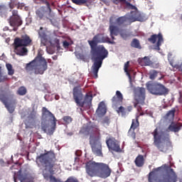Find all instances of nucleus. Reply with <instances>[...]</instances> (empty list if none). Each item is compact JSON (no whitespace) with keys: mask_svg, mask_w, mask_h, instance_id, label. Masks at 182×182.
Wrapping results in <instances>:
<instances>
[{"mask_svg":"<svg viewBox=\"0 0 182 182\" xmlns=\"http://www.w3.org/2000/svg\"><path fill=\"white\" fill-rule=\"evenodd\" d=\"M88 43L90 46V53L92 56V60H94V63L91 67V70L94 75V77L97 79V73H99V69L102 68L103 64V60L109 56V51L105 46L100 45L98 43H102V33H98L95 35L92 40L88 41Z\"/></svg>","mask_w":182,"mask_h":182,"instance_id":"nucleus-1","label":"nucleus"},{"mask_svg":"<svg viewBox=\"0 0 182 182\" xmlns=\"http://www.w3.org/2000/svg\"><path fill=\"white\" fill-rule=\"evenodd\" d=\"M182 124L181 123L172 122L171 124L168 125L166 129H164L161 127H156V129L151 132L154 137L153 144L156 147L159 151L161 153H166L168 149L164 145L163 141H166L167 143H171L170 141V132L173 133H178L181 130Z\"/></svg>","mask_w":182,"mask_h":182,"instance_id":"nucleus-2","label":"nucleus"},{"mask_svg":"<svg viewBox=\"0 0 182 182\" xmlns=\"http://www.w3.org/2000/svg\"><path fill=\"white\" fill-rule=\"evenodd\" d=\"M56 154L53 151L45 150L44 154H41L36 157V163L38 167H44L43 176L45 180L49 181V178L52 176L53 167L56 166Z\"/></svg>","mask_w":182,"mask_h":182,"instance_id":"nucleus-3","label":"nucleus"},{"mask_svg":"<svg viewBox=\"0 0 182 182\" xmlns=\"http://www.w3.org/2000/svg\"><path fill=\"white\" fill-rule=\"evenodd\" d=\"M85 170L90 177L107 178L112 174V168L105 163L87 162L85 166Z\"/></svg>","mask_w":182,"mask_h":182,"instance_id":"nucleus-4","label":"nucleus"},{"mask_svg":"<svg viewBox=\"0 0 182 182\" xmlns=\"http://www.w3.org/2000/svg\"><path fill=\"white\" fill-rule=\"evenodd\" d=\"M162 167H158L154 168L148 175L149 182H177L178 177L174 171V169L168 166L166 169V173L162 176V178H159L160 174H161Z\"/></svg>","mask_w":182,"mask_h":182,"instance_id":"nucleus-5","label":"nucleus"},{"mask_svg":"<svg viewBox=\"0 0 182 182\" xmlns=\"http://www.w3.org/2000/svg\"><path fill=\"white\" fill-rule=\"evenodd\" d=\"M43 50H39L37 56L30 63H27L25 68L26 72H34L35 75H43L48 70V61L43 57Z\"/></svg>","mask_w":182,"mask_h":182,"instance_id":"nucleus-6","label":"nucleus"},{"mask_svg":"<svg viewBox=\"0 0 182 182\" xmlns=\"http://www.w3.org/2000/svg\"><path fill=\"white\" fill-rule=\"evenodd\" d=\"M41 129L44 133H47L50 136H52L56 130V117L46 107L42 108V116H41Z\"/></svg>","mask_w":182,"mask_h":182,"instance_id":"nucleus-7","label":"nucleus"},{"mask_svg":"<svg viewBox=\"0 0 182 182\" xmlns=\"http://www.w3.org/2000/svg\"><path fill=\"white\" fill-rule=\"evenodd\" d=\"M31 43L32 40L28 36L26 35L21 38L16 37L13 43L14 53L18 56L28 55V48L26 46H29Z\"/></svg>","mask_w":182,"mask_h":182,"instance_id":"nucleus-8","label":"nucleus"},{"mask_svg":"<svg viewBox=\"0 0 182 182\" xmlns=\"http://www.w3.org/2000/svg\"><path fill=\"white\" fill-rule=\"evenodd\" d=\"M73 97L79 107H85V105L90 106L93 100V95L90 93H87L83 100V92L80 86H76L73 89Z\"/></svg>","mask_w":182,"mask_h":182,"instance_id":"nucleus-9","label":"nucleus"},{"mask_svg":"<svg viewBox=\"0 0 182 182\" xmlns=\"http://www.w3.org/2000/svg\"><path fill=\"white\" fill-rule=\"evenodd\" d=\"M146 89L154 96H166L168 90L161 83L149 81L146 83Z\"/></svg>","mask_w":182,"mask_h":182,"instance_id":"nucleus-10","label":"nucleus"},{"mask_svg":"<svg viewBox=\"0 0 182 182\" xmlns=\"http://www.w3.org/2000/svg\"><path fill=\"white\" fill-rule=\"evenodd\" d=\"M90 144L92 151L95 156L103 157L102 142H100V139H99V138L95 139L94 135H90Z\"/></svg>","mask_w":182,"mask_h":182,"instance_id":"nucleus-11","label":"nucleus"},{"mask_svg":"<svg viewBox=\"0 0 182 182\" xmlns=\"http://www.w3.org/2000/svg\"><path fill=\"white\" fill-rule=\"evenodd\" d=\"M11 14L12 15L8 19L10 26H12L13 28H19V26L22 25L23 21L18 14V10H12Z\"/></svg>","mask_w":182,"mask_h":182,"instance_id":"nucleus-12","label":"nucleus"},{"mask_svg":"<svg viewBox=\"0 0 182 182\" xmlns=\"http://www.w3.org/2000/svg\"><path fill=\"white\" fill-rule=\"evenodd\" d=\"M134 99L136 101L135 106H137V105H144L146 89L144 87L136 88L134 92Z\"/></svg>","mask_w":182,"mask_h":182,"instance_id":"nucleus-13","label":"nucleus"},{"mask_svg":"<svg viewBox=\"0 0 182 182\" xmlns=\"http://www.w3.org/2000/svg\"><path fill=\"white\" fill-rule=\"evenodd\" d=\"M16 180H19L21 182H33V177L28 173H22V171L19 170L14 175V181L18 182Z\"/></svg>","mask_w":182,"mask_h":182,"instance_id":"nucleus-14","label":"nucleus"},{"mask_svg":"<svg viewBox=\"0 0 182 182\" xmlns=\"http://www.w3.org/2000/svg\"><path fill=\"white\" fill-rule=\"evenodd\" d=\"M148 41L153 44L156 43V42L155 49H156V50H160V46H161V43L164 42L163 34H161V33H159V34L151 35V37L148 38Z\"/></svg>","mask_w":182,"mask_h":182,"instance_id":"nucleus-15","label":"nucleus"},{"mask_svg":"<svg viewBox=\"0 0 182 182\" xmlns=\"http://www.w3.org/2000/svg\"><path fill=\"white\" fill-rule=\"evenodd\" d=\"M106 144L109 150H112L113 151H116L117 153H120V151H122V149H120V144H119V141L114 138H109L106 141Z\"/></svg>","mask_w":182,"mask_h":182,"instance_id":"nucleus-16","label":"nucleus"},{"mask_svg":"<svg viewBox=\"0 0 182 182\" xmlns=\"http://www.w3.org/2000/svg\"><path fill=\"white\" fill-rule=\"evenodd\" d=\"M0 102L4 105L8 112L14 113L15 112V107L11 104L8 103V97L4 93V91H0Z\"/></svg>","mask_w":182,"mask_h":182,"instance_id":"nucleus-17","label":"nucleus"},{"mask_svg":"<svg viewBox=\"0 0 182 182\" xmlns=\"http://www.w3.org/2000/svg\"><path fill=\"white\" fill-rule=\"evenodd\" d=\"M139 126H140V122H139V116H137L136 119H132L130 129L128 132L129 134H131L132 137L134 139H136V133L134 132V130H136Z\"/></svg>","mask_w":182,"mask_h":182,"instance_id":"nucleus-18","label":"nucleus"},{"mask_svg":"<svg viewBox=\"0 0 182 182\" xmlns=\"http://www.w3.org/2000/svg\"><path fill=\"white\" fill-rule=\"evenodd\" d=\"M133 110V106L130 105L124 108V107L121 106L117 109V113L121 114L122 117H126Z\"/></svg>","mask_w":182,"mask_h":182,"instance_id":"nucleus-19","label":"nucleus"},{"mask_svg":"<svg viewBox=\"0 0 182 182\" xmlns=\"http://www.w3.org/2000/svg\"><path fill=\"white\" fill-rule=\"evenodd\" d=\"M39 38H41V46H46L48 43V35L43 31V27H41L38 31Z\"/></svg>","mask_w":182,"mask_h":182,"instance_id":"nucleus-20","label":"nucleus"},{"mask_svg":"<svg viewBox=\"0 0 182 182\" xmlns=\"http://www.w3.org/2000/svg\"><path fill=\"white\" fill-rule=\"evenodd\" d=\"M107 112V109L106 108V104L105 102H101L99 103L98 108L97 109V113L100 117L105 116Z\"/></svg>","mask_w":182,"mask_h":182,"instance_id":"nucleus-21","label":"nucleus"},{"mask_svg":"<svg viewBox=\"0 0 182 182\" xmlns=\"http://www.w3.org/2000/svg\"><path fill=\"white\" fill-rule=\"evenodd\" d=\"M90 130H92V132L91 136H94L95 139H98V140H100V129L97 125H92L90 127Z\"/></svg>","mask_w":182,"mask_h":182,"instance_id":"nucleus-22","label":"nucleus"},{"mask_svg":"<svg viewBox=\"0 0 182 182\" xmlns=\"http://www.w3.org/2000/svg\"><path fill=\"white\" fill-rule=\"evenodd\" d=\"M129 21L130 19L128 17L121 16L116 20V23L119 26H122V25L124 26H127V25L130 24L129 23Z\"/></svg>","mask_w":182,"mask_h":182,"instance_id":"nucleus-23","label":"nucleus"},{"mask_svg":"<svg viewBox=\"0 0 182 182\" xmlns=\"http://www.w3.org/2000/svg\"><path fill=\"white\" fill-rule=\"evenodd\" d=\"M112 103H123V95L120 91L117 90L116 95L112 99Z\"/></svg>","mask_w":182,"mask_h":182,"instance_id":"nucleus-24","label":"nucleus"},{"mask_svg":"<svg viewBox=\"0 0 182 182\" xmlns=\"http://www.w3.org/2000/svg\"><path fill=\"white\" fill-rule=\"evenodd\" d=\"M138 62L141 66H150L153 65V63L150 60V58L147 56L142 58H139Z\"/></svg>","mask_w":182,"mask_h":182,"instance_id":"nucleus-25","label":"nucleus"},{"mask_svg":"<svg viewBox=\"0 0 182 182\" xmlns=\"http://www.w3.org/2000/svg\"><path fill=\"white\" fill-rule=\"evenodd\" d=\"M113 4L115 5H119V4H125L129 9H136V6L128 2L127 0H113Z\"/></svg>","mask_w":182,"mask_h":182,"instance_id":"nucleus-26","label":"nucleus"},{"mask_svg":"<svg viewBox=\"0 0 182 182\" xmlns=\"http://www.w3.org/2000/svg\"><path fill=\"white\" fill-rule=\"evenodd\" d=\"M136 167H143L144 166V156L138 155L134 161Z\"/></svg>","mask_w":182,"mask_h":182,"instance_id":"nucleus-27","label":"nucleus"},{"mask_svg":"<svg viewBox=\"0 0 182 182\" xmlns=\"http://www.w3.org/2000/svg\"><path fill=\"white\" fill-rule=\"evenodd\" d=\"M109 33L112 35H114V36H117L119 33H120V28L119 27L114 26V25H110L109 27Z\"/></svg>","mask_w":182,"mask_h":182,"instance_id":"nucleus-28","label":"nucleus"},{"mask_svg":"<svg viewBox=\"0 0 182 182\" xmlns=\"http://www.w3.org/2000/svg\"><path fill=\"white\" fill-rule=\"evenodd\" d=\"M101 43H109V45H116V42L114 41H110V38L105 34L101 33Z\"/></svg>","mask_w":182,"mask_h":182,"instance_id":"nucleus-29","label":"nucleus"},{"mask_svg":"<svg viewBox=\"0 0 182 182\" xmlns=\"http://www.w3.org/2000/svg\"><path fill=\"white\" fill-rule=\"evenodd\" d=\"M8 80H9V77L8 75L4 74V72H2V67L0 66V83L8 82Z\"/></svg>","mask_w":182,"mask_h":182,"instance_id":"nucleus-30","label":"nucleus"},{"mask_svg":"<svg viewBox=\"0 0 182 182\" xmlns=\"http://www.w3.org/2000/svg\"><path fill=\"white\" fill-rule=\"evenodd\" d=\"M132 48H135L136 49H141V46L140 45V41L137 38H134L131 42Z\"/></svg>","mask_w":182,"mask_h":182,"instance_id":"nucleus-31","label":"nucleus"},{"mask_svg":"<svg viewBox=\"0 0 182 182\" xmlns=\"http://www.w3.org/2000/svg\"><path fill=\"white\" fill-rule=\"evenodd\" d=\"M26 93H28V90H26V87L24 86L18 87V90L16 91V94L18 95V96H25Z\"/></svg>","mask_w":182,"mask_h":182,"instance_id":"nucleus-32","label":"nucleus"},{"mask_svg":"<svg viewBox=\"0 0 182 182\" xmlns=\"http://www.w3.org/2000/svg\"><path fill=\"white\" fill-rule=\"evenodd\" d=\"M6 68L8 70L9 76H14L15 74V70H14V67L11 65V63L6 64Z\"/></svg>","mask_w":182,"mask_h":182,"instance_id":"nucleus-33","label":"nucleus"},{"mask_svg":"<svg viewBox=\"0 0 182 182\" xmlns=\"http://www.w3.org/2000/svg\"><path fill=\"white\" fill-rule=\"evenodd\" d=\"M176 114V108H172L165 115L166 119H174V114Z\"/></svg>","mask_w":182,"mask_h":182,"instance_id":"nucleus-34","label":"nucleus"},{"mask_svg":"<svg viewBox=\"0 0 182 182\" xmlns=\"http://www.w3.org/2000/svg\"><path fill=\"white\" fill-rule=\"evenodd\" d=\"M158 75H159V73L157 70H151L149 72V79H151V80H154V79L157 77Z\"/></svg>","mask_w":182,"mask_h":182,"instance_id":"nucleus-35","label":"nucleus"},{"mask_svg":"<svg viewBox=\"0 0 182 182\" xmlns=\"http://www.w3.org/2000/svg\"><path fill=\"white\" fill-rule=\"evenodd\" d=\"M119 35L121 38H123V39H127L129 37V34H127V31L126 30L119 31Z\"/></svg>","mask_w":182,"mask_h":182,"instance_id":"nucleus-36","label":"nucleus"},{"mask_svg":"<svg viewBox=\"0 0 182 182\" xmlns=\"http://www.w3.org/2000/svg\"><path fill=\"white\" fill-rule=\"evenodd\" d=\"M73 4L75 5H83L84 4H87V0H72Z\"/></svg>","mask_w":182,"mask_h":182,"instance_id":"nucleus-37","label":"nucleus"},{"mask_svg":"<svg viewBox=\"0 0 182 182\" xmlns=\"http://www.w3.org/2000/svg\"><path fill=\"white\" fill-rule=\"evenodd\" d=\"M63 120L65 123L69 124L70 123H72L73 119L70 116H65L63 117Z\"/></svg>","mask_w":182,"mask_h":182,"instance_id":"nucleus-38","label":"nucleus"},{"mask_svg":"<svg viewBox=\"0 0 182 182\" xmlns=\"http://www.w3.org/2000/svg\"><path fill=\"white\" fill-rule=\"evenodd\" d=\"M102 124H109L110 123V118L109 117H105L102 121Z\"/></svg>","mask_w":182,"mask_h":182,"instance_id":"nucleus-39","label":"nucleus"},{"mask_svg":"<svg viewBox=\"0 0 182 182\" xmlns=\"http://www.w3.org/2000/svg\"><path fill=\"white\" fill-rule=\"evenodd\" d=\"M36 14L39 19H42L43 18V11H41V10H37L36 11Z\"/></svg>","mask_w":182,"mask_h":182,"instance_id":"nucleus-40","label":"nucleus"},{"mask_svg":"<svg viewBox=\"0 0 182 182\" xmlns=\"http://www.w3.org/2000/svg\"><path fill=\"white\" fill-rule=\"evenodd\" d=\"M50 182H59V180L56 178L53 175H51L49 178Z\"/></svg>","mask_w":182,"mask_h":182,"instance_id":"nucleus-41","label":"nucleus"},{"mask_svg":"<svg viewBox=\"0 0 182 182\" xmlns=\"http://www.w3.org/2000/svg\"><path fill=\"white\" fill-rule=\"evenodd\" d=\"M65 182H79V181H77V179H76V178L70 177Z\"/></svg>","mask_w":182,"mask_h":182,"instance_id":"nucleus-42","label":"nucleus"},{"mask_svg":"<svg viewBox=\"0 0 182 182\" xmlns=\"http://www.w3.org/2000/svg\"><path fill=\"white\" fill-rule=\"evenodd\" d=\"M76 57L77 58V59H85V55L80 53L76 54Z\"/></svg>","mask_w":182,"mask_h":182,"instance_id":"nucleus-43","label":"nucleus"},{"mask_svg":"<svg viewBox=\"0 0 182 182\" xmlns=\"http://www.w3.org/2000/svg\"><path fill=\"white\" fill-rule=\"evenodd\" d=\"M136 21H139L140 22H141V21H143V18H141V16H136L133 22H136Z\"/></svg>","mask_w":182,"mask_h":182,"instance_id":"nucleus-44","label":"nucleus"},{"mask_svg":"<svg viewBox=\"0 0 182 182\" xmlns=\"http://www.w3.org/2000/svg\"><path fill=\"white\" fill-rule=\"evenodd\" d=\"M5 11V5H0V14H2Z\"/></svg>","mask_w":182,"mask_h":182,"instance_id":"nucleus-45","label":"nucleus"},{"mask_svg":"<svg viewBox=\"0 0 182 182\" xmlns=\"http://www.w3.org/2000/svg\"><path fill=\"white\" fill-rule=\"evenodd\" d=\"M129 62L128 61L124 64V70H125V72H127V70L129 69Z\"/></svg>","mask_w":182,"mask_h":182,"instance_id":"nucleus-46","label":"nucleus"},{"mask_svg":"<svg viewBox=\"0 0 182 182\" xmlns=\"http://www.w3.org/2000/svg\"><path fill=\"white\" fill-rule=\"evenodd\" d=\"M9 8L11 9H14V8H15V4L13 1L9 3Z\"/></svg>","mask_w":182,"mask_h":182,"instance_id":"nucleus-47","label":"nucleus"},{"mask_svg":"<svg viewBox=\"0 0 182 182\" xmlns=\"http://www.w3.org/2000/svg\"><path fill=\"white\" fill-rule=\"evenodd\" d=\"M63 46L64 48H69V42L66 41H63Z\"/></svg>","mask_w":182,"mask_h":182,"instance_id":"nucleus-48","label":"nucleus"},{"mask_svg":"<svg viewBox=\"0 0 182 182\" xmlns=\"http://www.w3.org/2000/svg\"><path fill=\"white\" fill-rule=\"evenodd\" d=\"M25 6V4L23 3L18 4V8H23Z\"/></svg>","mask_w":182,"mask_h":182,"instance_id":"nucleus-49","label":"nucleus"},{"mask_svg":"<svg viewBox=\"0 0 182 182\" xmlns=\"http://www.w3.org/2000/svg\"><path fill=\"white\" fill-rule=\"evenodd\" d=\"M109 36L111 37V41H113L114 42V39H116V38H114V35L109 34Z\"/></svg>","mask_w":182,"mask_h":182,"instance_id":"nucleus-50","label":"nucleus"},{"mask_svg":"<svg viewBox=\"0 0 182 182\" xmlns=\"http://www.w3.org/2000/svg\"><path fill=\"white\" fill-rule=\"evenodd\" d=\"M177 69H179V70H181V72H182V63L181 64V65L177 67Z\"/></svg>","mask_w":182,"mask_h":182,"instance_id":"nucleus-51","label":"nucleus"},{"mask_svg":"<svg viewBox=\"0 0 182 182\" xmlns=\"http://www.w3.org/2000/svg\"><path fill=\"white\" fill-rule=\"evenodd\" d=\"M80 151H77L76 152H75V154L77 155V156H80Z\"/></svg>","mask_w":182,"mask_h":182,"instance_id":"nucleus-52","label":"nucleus"},{"mask_svg":"<svg viewBox=\"0 0 182 182\" xmlns=\"http://www.w3.org/2000/svg\"><path fill=\"white\" fill-rule=\"evenodd\" d=\"M59 95H55V100H59Z\"/></svg>","mask_w":182,"mask_h":182,"instance_id":"nucleus-53","label":"nucleus"},{"mask_svg":"<svg viewBox=\"0 0 182 182\" xmlns=\"http://www.w3.org/2000/svg\"><path fill=\"white\" fill-rule=\"evenodd\" d=\"M13 31H14V32H16V31H18V27H14Z\"/></svg>","mask_w":182,"mask_h":182,"instance_id":"nucleus-54","label":"nucleus"},{"mask_svg":"<svg viewBox=\"0 0 182 182\" xmlns=\"http://www.w3.org/2000/svg\"><path fill=\"white\" fill-rule=\"evenodd\" d=\"M14 104L16 103V100H14Z\"/></svg>","mask_w":182,"mask_h":182,"instance_id":"nucleus-55","label":"nucleus"},{"mask_svg":"<svg viewBox=\"0 0 182 182\" xmlns=\"http://www.w3.org/2000/svg\"><path fill=\"white\" fill-rule=\"evenodd\" d=\"M47 5H48V6H49V4L47 2Z\"/></svg>","mask_w":182,"mask_h":182,"instance_id":"nucleus-56","label":"nucleus"},{"mask_svg":"<svg viewBox=\"0 0 182 182\" xmlns=\"http://www.w3.org/2000/svg\"><path fill=\"white\" fill-rule=\"evenodd\" d=\"M82 108H80V111H81V112H82Z\"/></svg>","mask_w":182,"mask_h":182,"instance_id":"nucleus-57","label":"nucleus"},{"mask_svg":"<svg viewBox=\"0 0 182 182\" xmlns=\"http://www.w3.org/2000/svg\"><path fill=\"white\" fill-rule=\"evenodd\" d=\"M77 159V158H75V160Z\"/></svg>","mask_w":182,"mask_h":182,"instance_id":"nucleus-58","label":"nucleus"}]
</instances>
